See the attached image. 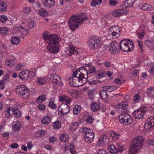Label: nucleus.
Segmentation results:
<instances>
[{"mask_svg":"<svg viewBox=\"0 0 154 154\" xmlns=\"http://www.w3.org/2000/svg\"><path fill=\"white\" fill-rule=\"evenodd\" d=\"M102 0H95L92 1L91 2V5L93 7H95L97 5H99L102 3Z\"/></svg>","mask_w":154,"mask_h":154,"instance_id":"obj_48","label":"nucleus"},{"mask_svg":"<svg viewBox=\"0 0 154 154\" xmlns=\"http://www.w3.org/2000/svg\"><path fill=\"white\" fill-rule=\"evenodd\" d=\"M55 99L54 98H51L48 104L49 106L52 109H54L56 108V104L54 103Z\"/></svg>","mask_w":154,"mask_h":154,"instance_id":"obj_35","label":"nucleus"},{"mask_svg":"<svg viewBox=\"0 0 154 154\" xmlns=\"http://www.w3.org/2000/svg\"><path fill=\"white\" fill-rule=\"evenodd\" d=\"M51 35L49 34V32L47 31L45 32L42 34V37L47 43L49 42V38Z\"/></svg>","mask_w":154,"mask_h":154,"instance_id":"obj_32","label":"nucleus"},{"mask_svg":"<svg viewBox=\"0 0 154 154\" xmlns=\"http://www.w3.org/2000/svg\"><path fill=\"white\" fill-rule=\"evenodd\" d=\"M105 90L110 92L113 91L117 89V88L115 86H106L104 87Z\"/></svg>","mask_w":154,"mask_h":154,"instance_id":"obj_47","label":"nucleus"},{"mask_svg":"<svg viewBox=\"0 0 154 154\" xmlns=\"http://www.w3.org/2000/svg\"><path fill=\"white\" fill-rule=\"evenodd\" d=\"M48 50L52 53H57L59 51V44H51L47 47Z\"/></svg>","mask_w":154,"mask_h":154,"instance_id":"obj_13","label":"nucleus"},{"mask_svg":"<svg viewBox=\"0 0 154 154\" xmlns=\"http://www.w3.org/2000/svg\"><path fill=\"white\" fill-rule=\"evenodd\" d=\"M69 139V136L65 134H62L60 136V140L63 142L67 141Z\"/></svg>","mask_w":154,"mask_h":154,"instance_id":"obj_39","label":"nucleus"},{"mask_svg":"<svg viewBox=\"0 0 154 154\" xmlns=\"http://www.w3.org/2000/svg\"><path fill=\"white\" fill-rule=\"evenodd\" d=\"M50 79L52 83L57 84L58 86L61 87L63 86V84L61 82L60 78L56 74H51Z\"/></svg>","mask_w":154,"mask_h":154,"instance_id":"obj_9","label":"nucleus"},{"mask_svg":"<svg viewBox=\"0 0 154 154\" xmlns=\"http://www.w3.org/2000/svg\"><path fill=\"white\" fill-rule=\"evenodd\" d=\"M77 48L72 46H69L65 48L64 51L67 55L71 56L76 51Z\"/></svg>","mask_w":154,"mask_h":154,"instance_id":"obj_14","label":"nucleus"},{"mask_svg":"<svg viewBox=\"0 0 154 154\" xmlns=\"http://www.w3.org/2000/svg\"><path fill=\"white\" fill-rule=\"evenodd\" d=\"M78 126L79 125L78 123L76 122H74L72 123L70 127L72 129L75 130L78 128Z\"/></svg>","mask_w":154,"mask_h":154,"instance_id":"obj_52","label":"nucleus"},{"mask_svg":"<svg viewBox=\"0 0 154 154\" xmlns=\"http://www.w3.org/2000/svg\"><path fill=\"white\" fill-rule=\"evenodd\" d=\"M7 47L4 45H2L0 47V52L5 53L6 51Z\"/></svg>","mask_w":154,"mask_h":154,"instance_id":"obj_58","label":"nucleus"},{"mask_svg":"<svg viewBox=\"0 0 154 154\" xmlns=\"http://www.w3.org/2000/svg\"><path fill=\"white\" fill-rule=\"evenodd\" d=\"M108 149L110 152L112 153H115L117 151L116 147L114 145H110L108 146Z\"/></svg>","mask_w":154,"mask_h":154,"instance_id":"obj_37","label":"nucleus"},{"mask_svg":"<svg viewBox=\"0 0 154 154\" xmlns=\"http://www.w3.org/2000/svg\"><path fill=\"white\" fill-rule=\"evenodd\" d=\"M5 81L4 80H2L0 81V88L2 89L5 88Z\"/></svg>","mask_w":154,"mask_h":154,"instance_id":"obj_62","label":"nucleus"},{"mask_svg":"<svg viewBox=\"0 0 154 154\" xmlns=\"http://www.w3.org/2000/svg\"><path fill=\"white\" fill-rule=\"evenodd\" d=\"M126 120L125 121V125H129L131 124L133 121L132 118L129 115L127 114V117L125 118Z\"/></svg>","mask_w":154,"mask_h":154,"instance_id":"obj_33","label":"nucleus"},{"mask_svg":"<svg viewBox=\"0 0 154 154\" xmlns=\"http://www.w3.org/2000/svg\"><path fill=\"white\" fill-rule=\"evenodd\" d=\"M88 19L85 14L82 13L79 15H72L68 21L69 27L72 30H75L78 26L79 24L85 21Z\"/></svg>","mask_w":154,"mask_h":154,"instance_id":"obj_3","label":"nucleus"},{"mask_svg":"<svg viewBox=\"0 0 154 154\" xmlns=\"http://www.w3.org/2000/svg\"><path fill=\"white\" fill-rule=\"evenodd\" d=\"M91 109L93 111H97L100 109L99 104L96 102L93 103L91 105Z\"/></svg>","mask_w":154,"mask_h":154,"instance_id":"obj_27","label":"nucleus"},{"mask_svg":"<svg viewBox=\"0 0 154 154\" xmlns=\"http://www.w3.org/2000/svg\"><path fill=\"white\" fill-rule=\"evenodd\" d=\"M103 43V41L100 38L96 37L89 39L87 42V45L89 48L94 50L99 48Z\"/></svg>","mask_w":154,"mask_h":154,"instance_id":"obj_6","label":"nucleus"},{"mask_svg":"<svg viewBox=\"0 0 154 154\" xmlns=\"http://www.w3.org/2000/svg\"><path fill=\"white\" fill-rule=\"evenodd\" d=\"M21 124L20 122H14L12 125L13 129L15 131H19L21 128Z\"/></svg>","mask_w":154,"mask_h":154,"instance_id":"obj_22","label":"nucleus"},{"mask_svg":"<svg viewBox=\"0 0 154 154\" xmlns=\"http://www.w3.org/2000/svg\"><path fill=\"white\" fill-rule=\"evenodd\" d=\"M127 113H123L121 114L119 116V120L121 124H125V121L126 120V118L127 117Z\"/></svg>","mask_w":154,"mask_h":154,"instance_id":"obj_23","label":"nucleus"},{"mask_svg":"<svg viewBox=\"0 0 154 154\" xmlns=\"http://www.w3.org/2000/svg\"><path fill=\"white\" fill-rule=\"evenodd\" d=\"M110 134L114 140H117L119 137V134L114 131H111L110 133Z\"/></svg>","mask_w":154,"mask_h":154,"instance_id":"obj_49","label":"nucleus"},{"mask_svg":"<svg viewBox=\"0 0 154 154\" xmlns=\"http://www.w3.org/2000/svg\"><path fill=\"white\" fill-rule=\"evenodd\" d=\"M15 60V57H12L11 58L6 60L5 61V64L7 66L11 67L14 65Z\"/></svg>","mask_w":154,"mask_h":154,"instance_id":"obj_21","label":"nucleus"},{"mask_svg":"<svg viewBox=\"0 0 154 154\" xmlns=\"http://www.w3.org/2000/svg\"><path fill=\"white\" fill-rule=\"evenodd\" d=\"M42 2L45 7L50 8L54 5L55 1V0H42Z\"/></svg>","mask_w":154,"mask_h":154,"instance_id":"obj_15","label":"nucleus"},{"mask_svg":"<svg viewBox=\"0 0 154 154\" xmlns=\"http://www.w3.org/2000/svg\"><path fill=\"white\" fill-rule=\"evenodd\" d=\"M88 75L87 69L84 65L83 66L79 68L74 72L72 77L69 80V82L72 86H82L86 83Z\"/></svg>","mask_w":154,"mask_h":154,"instance_id":"obj_1","label":"nucleus"},{"mask_svg":"<svg viewBox=\"0 0 154 154\" xmlns=\"http://www.w3.org/2000/svg\"><path fill=\"white\" fill-rule=\"evenodd\" d=\"M58 111L60 114L64 116L69 111L70 107L67 104L62 103L59 107Z\"/></svg>","mask_w":154,"mask_h":154,"instance_id":"obj_10","label":"nucleus"},{"mask_svg":"<svg viewBox=\"0 0 154 154\" xmlns=\"http://www.w3.org/2000/svg\"><path fill=\"white\" fill-rule=\"evenodd\" d=\"M38 108L41 110H44L45 109V106L43 104H40L38 106Z\"/></svg>","mask_w":154,"mask_h":154,"instance_id":"obj_64","label":"nucleus"},{"mask_svg":"<svg viewBox=\"0 0 154 154\" xmlns=\"http://www.w3.org/2000/svg\"><path fill=\"white\" fill-rule=\"evenodd\" d=\"M85 66L87 69V70L88 69V72L90 73L94 72L96 71L94 66L92 63H88L85 64Z\"/></svg>","mask_w":154,"mask_h":154,"instance_id":"obj_20","label":"nucleus"},{"mask_svg":"<svg viewBox=\"0 0 154 154\" xmlns=\"http://www.w3.org/2000/svg\"><path fill=\"white\" fill-rule=\"evenodd\" d=\"M71 99L65 95H62L60 96V101L62 102H65V104H69L70 102Z\"/></svg>","mask_w":154,"mask_h":154,"instance_id":"obj_19","label":"nucleus"},{"mask_svg":"<svg viewBox=\"0 0 154 154\" xmlns=\"http://www.w3.org/2000/svg\"><path fill=\"white\" fill-rule=\"evenodd\" d=\"M8 29L6 27H0V33L5 34L8 31Z\"/></svg>","mask_w":154,"mask_h":154,"instance_id":"obj_53","label":"nucleus"},{"mask_svg":"<svg viewBox=\"0 0 154 154\" xmlns=\"http://www.w3.org/2000/svg\"><path fill=\"white\" fill-rule=\"evenodd\" d=\"M20 42L19 38L17 37H13L11 39V44L17 45L19 44Z\"/></svg>","mask_w":154,"mask_h":154,"instance_id":"obj_38","label":"nucleus"},{"mask_svg":"<svg viewBox=\"0 0 154 154\" xmlns=\"http://www.w3.org/2000/svg\"><path fill=\"white\" fill-rule=\"evenodd\" d=\"M147 123H146L144 127L146 129L151 130L154 125V116H150L147 119Z\"/></svg>","mask_w":154,"mask_h":154,"instance_id":"obj_12","label":"nucleus"},{"mask_svg":"<svg viewBox=\"0 0 154 154\" xmlns=\"http://www.w3.org/2000/svg\"><path fill=\"white\" fill-rule=\"evenodd\" d=\"M37 84L39 85H42L46 82L45 78V77L38 78L37 81Z\"/></svg>","mask_w":154,"mask_h":154,"instance_id":"obj_44","label":"nucleus"},{"mask_svg":"<svg viewBox=\"0 0 154 154\" xmlns=\"http://www.w3.org/2000/svg\"><path fill=\"white\" fill-rule=\"evenodd\" d=\"M152 8V6L149 5L147 4H144L143 5L142 9L145 11H149Z\"/></svg>","mask_w":154,"mask_h":154,"instance_id":"obj_46","label":"nucleus"},{"mask_svg":"<svg viewBox=\"0 0 154 154\" xmlns=\"http://www.w3.org/2000/svg\"><path fill=\"white\" fill-rule=\"evenodd\" d=\"M112 15L115 17H118L122 15L121 9L116 10L112 12Z\"/></svg>","mask_w":154,"mask_h":154,"instance_id":"obj_36","label":"nucleus"},{"mask_svg":"<svg viewBox=\"0 0 154 154\" xmlns=\"http://www.w3.org/2000/svg\"><path fill=\"white\" fill-rule=\"evenodd\" d=\"M22 35H23V37L26 36L29 32V30L28 29H22L20 30Z\"/></svg>","mask_w":154,"mask_h":154,"instance_id":"obj_51","label":"nucleus"},{"mask_svg":"<svg viewBox=\"0 0 154 154\" xmlns=\"http://www.w3.org/2000/svg\"><path fill=\"white\" fill-rule=\"evenodd\" d=\"M46 96L45 94H42L40 95L37 98L36 102L38 103H42L45 100Z\"/></svg>","mask_w":154,"mask_h":154,"instance_id":"obj_40","label":"nucleus"},{"mask_svg":"<svg viewBox=\"0 0 154 154\" xmlns=\"http://www.w3.org/2000/svg\"><path fill=\"white\" fill-rule=\"evenodd\" d=\"M134 45L129 39L122 40L119 44L115 42H111L109 47V50L112 54L119 53L120 49L124 52H130L133 50Z\"/></svg>","mask_w":154,"mask_h":154,"instance_id":"obj_2","label":"nucleus"},{"mask_svg":"<svg viewBox=\"0 0 154 154\" xmlns=\"http://www.w3.org/2000/svg\"><path fill=\"white\" fill-rule=\"evenodd\" d=\"M52 118V116L50 114L45 116L42 119V124L45 125H48L51 122Z\"/></svg>","mask_w":154,"mask_h":154,"instance_id":"obj_18","label":"nucleus"},{"mask_svg":"<svg viewBox=\"0 0 154 154\" xmlns=\"http://www.w3.org/2000/svg\"><path fill=\"white\" fill-rule=\"evenodd\" d=\"M49 42H47L48 45L51 44H59L61 41V38L56 34L51 35L49 37Z\"/></svg>","mask_w":154,"mask_h":154,"instance_id":"obj_11","label":"nucleus"},{"mask_svg":"<svg viewBox=\"0 0 154 154\" xmlns=\"http://www.w3.org/2000/svg\"><path fill=\"white\" fill-rule=\"evenodd\" d=\"M53 128L55 129H57L61 127V122L59 121H57L54 122L53 125Z\"/></svg>","mask_w":154,"mask_h":154,"instance_id":"obj_43","label":"nucleus"},{"mask_svg":"<svg viewBox=\"0 0 154 154\" xmlns=\"http://www.w3.org/2000/svg\"><path fill=\"white\" fill-rule=\"evenodd\" d=\"M120 33H118V32H108V35H109L112 38H116L119 37L120 35Z\"/></svg>","mask_w":154,"mask_h":154,"instance_id":"obj_45","label":"nucleus"},{"mask_svg":"<svg viewBox=\"0 0 154 154\" xmlns=\"http://www.w3.org/2000/svg\"><path fill=\"white\" fill-rule=\"evenodd\" d=\"M8 19V17L5 15H2L0 16V21L1 22H5Z\"/></svg>","mask_w":154,"mask_h":154,"instance_id":"obj_55","label":"nucleus"},{"mask_svg":"<svg viewBox=\"0 0 154 154\" xmlns=\"http://www.w3.org/2000/svg\"><path fill=\"white\" fill-rule=\"evenodd\" d=\"M100 95L103 99L105 100L106 101H107L108 99V96L107 93L104 90H102L100 91Z\"/></svg>","mask_w":154,"mask_h":154,"instance_id":"obj_28","label":"nucleus"},{"mask_svg":"<svg viewBox=\"0 0 154 154\" xmlns=\"http://www.w3.org/2000/svg\"><path fill=\"white\" fill-rule=\"evenodd\" d=\"M109 32H112L120 33V28L117 26H112L110 28Z\"/></svg>","mask_w":154,"mask_h":154,"instance_id":"obj_25","label":"nucleus"},{"mask_svg":"<svg viewBox=\"0 0 154 154\" xmlns=\"http://www.w3.org/2000/svg\"><path fill=\"white\" fill-rule=\"evenodd\" d=\"M86 121L88 124H91L92 123L93 119L92 117L91 116H88L86 117Z\"/></svg>","mask_w":154,"mask_h":154,"instance_id":"obj_54","label":"nucleus"},{"mask_svg":"<svg viewBox=\"0 0 154 154\" xmlns=\"http://www.w3.org/2000/svg\"><path fill=\"white\" fill-rule=\"evenodd\" d=\"M96 76L99 79H101L104 75V72L103 71H97L95 73Z\"/></svg>","mask_w":154,"mask_h":154,"instance_id":"obj_50","label":"nucleus"},{"mask_svg":"<svg viewBox=\"0 0 154 154\" xmlns=\"http://www.w3.org/2000/svg\"><path fill=\"white\" fill-rule=\"evenodd\" d=\"M143 139L141 136L134 137L133 139L131 145L129 148V154H135L143 146Z\"/></svg>","mask_w":154,"mask_h":154,"instance_id":"obj_4","label":"nucleus"},{"mask_svg":"<svg viewBox=\"0 0 154 154\" xmlns=\"http://www.w3.org/2000/svg\"><path fill=\"white\" fill-rule=\"evenodd\" d=\"M14 107H9L7 109V110L5 112V116L8 118L12 116L14 113Z\"/></svg>","mask_w":154,"mask_h":154,"instance_id":"obj_24","label":"nucleus"},{"mask_svg":"<svg viewBox=\"0 0 154 154\" xmlns=\"http://www.w3.org/2000/svg\"><path fill=\"white\" fill-rule=\"evenodd\" d=\"M115 107L117 109H122L124 110H126L125 112L128 113L129 112L128 109V105L126 102H122L116 105Z\"/></svg>","mask_w":154,"mask_h":154,"instance_id":"obj_17","label":"nucleus"},{"mask_svg":"<svg viewBox=\"0 0 154 154\" xmlns=\"http://www.w3.org/2000/svg\"><path fill=\"white\" fill-rule=\"evenodd\" d=\"M16 91V93L19 95H25V98H28L30 95L29 90L24 85H20L17 86Z\"/></svg>","mask_w":154,"mask_h":154,"instance_id":"obj_8","label":"nucleus"},{"mask_svg":"<svg viewBox=\"0 0 154 154\" xmlns=\"http://www.w3.org/2000/svg\"><path fill=\"white\" fill-rule=\"evenodd\" d=\"M154 94V87H151L148 89L146 94L148 97L151 98H153Z\"/></svg>","mask_w":154,"mask_h":154,"instance_id":"obj_34","label":"nucleus"},{"mask_svg":"<svg viewBox=\"0 0 154 154\" xmlns=\"http://www.w3.org/2000/svg\"><path fill=\"white\" fill-rule=\"evenodd\" d=\"M7 5L6 3L4 2L0 1V11L4 12L6 11Z\"/></svg>","mask_w":154,"mask_h":154,"instance_id":"obj_29","label":"nucleus"},{"mask_svg":"<svg viewBox=\"0 0 154 154\" xmlns=\"http://www.w3.org/2000/svg\"><path fill=\"white\" fill-rule=\"evenodd\" d=\"M34 21L31 20L28 21L27 24V26L29 28H32L34 27Z\"/></svg>","mask_w":154,"mask_h":154,"instance_id":"obj_57","label":"nucleus"},{"mask_svg":"<svg viewBox=\"0 0 154 154\" xmlns=\"http://www.w3.org/2000/svg\"><path fill=\"white\" fill-rule=\"evenodd\" d=\"M31 9L28 7L24 8L23 9V12L25 14H27L30 13Z\"/></svg>","mask_w":154,"mask_h":154,"instance_id":"obj_56","label":"nucleus"},{"mask_svg":"<svg viewBox=\"0 0 154 154\" xmlns=\"http://www.w3.org/2000/svg\"><path fill=\"white\" fill-rule=\"evenodd\" d=\"M29 71L28 69H26L20 72L18 75L19 77L22 80H26L29 77Z\"/></svg>","mask_w":154,"mask_h":154,"instance_id":"obj_16","label":"nucleus"},{"mask_svg":"<svg viewBox=\"0 0 154 154\" xmlns=\"http://www.w3.org/2000/svg\"><path fill=\"white\" fill-rule=\"evenodd\" d=\"M107 138V137L106 135H103L101 136L98 140L97 145H100L103 144L105 143Z\"/></svg>","mask_w":154,"mask_h":154,"instance_id":"obj_26","label":"nucleus"},{"mask_svg":"<svg viewBox=\"0 0 154 154\" xmlns=\"http://www.w3.org/2000/svg\"><path fill=\"white\" fill-rule=\"evenodd\" d=\"M134 100L136 103H137L140 100V97L139 94H136L134 97Z\"/></svg>","mask_w":154,"mask_h":154,"instance_id":"obj_59","label":"nucleus"},{"mask_svg":"<svg viewBox=\"0 0 154 154\" xmlns=\"http://www.w3.org/2000/svg\"><path fill=\"white\" fill-rule=\"evenodd\" d=\"M14 115L15 117L18 118L21 116V114L19 109L17 107H14Z\"/></svg>","mask_w":154,"mask_h":154,"instance_id":"obj_42","label":"nucleus"},{"mask_svg":"<svg viewBox=\"0 0 154 154\" xmlns=\"http://www.w3.org/2000/svg\"><path fill=\"white\" fill-rule=\"evenodd\" d=\"M23 67V65L21 63L17 64L15 66V69L17 70H19L22 69Z\"/></svg>","mask_w":154,"mask_h":154,"instance_id":"obj_61","label":"nucleus"},{"mask_svg":"<svg viewBox=\"0 0 154 154\" xmlns=\"http://www.w3.org/2000/svg\"><path fill=\"white\" fill-rule=\"evenodd\" d=\"M109 2L110 5L112 6L115 5L118 3L116 0H109Z\"/></svg>","mask_w":154,"mask_h":154,"instance_id":"obj_63","label":"nucleus"},{"mask_svg":"<svg viewBox=\"0 0 154 154\" xmlns=\"http://www.w3.org/2000/svg\"><path fill=\"white\" fill-rule=\"evenodd\" d=\"M9 79V75L8 74L4 75L3 76V78L2 80H4L5 81V82H8Z\"/></svg>","mask_w":154,"mask_h":154,"instance_id":"obj_60","label":"nucleus"},{"mask_svg":"<svg viewBox=\"0 0 154 154\" xmlns=\"http://www.w3.org/2000/svg\"><path fill=\"white\" fill-rule=\"evenodd\" d=\"M147 111V109L145 106L140 107L134 112L133 115L136 119H143L144 118V115Z\"/></svg>","mask_w":154,"mask_h":154,"instance_id":"obj_7","label":"nucleus"},{"mask_svg":"<svg viewBox=\"0 0 154 154\" xmlns=\"http://www.w3.org/2000/svg\"><path fill=\"white\" fill-rule=\"evenodd\" d=\"M81 109V107L80 105H76L73 109V113L75 115H78L80 112Z\"/></svg>","mask_w":154,"mask_h":154,"instance_id":"obj_31","label":"nucleus"},{"mask_svg":"<svg viewBox=\"0 0 154 154\" xmlns=\"http://www.w3.org/2000/svg\"><path fill=\"white\" fill-rule=\"evenodd\" d=\"M38 14L41 16L45 17L48 15V13L46 10L44 8L40 9L38 11Z\"/></svg>","mask_w":154,"mask_h":154,"instance_id":"obj_30","label":"nucleus"},{"mask_svg":"<svg viewBox=\"0 0 154 154\" xmlns=\"http://www.w3.org/2000/svg\"><path fill=\"white\" fill-rule=\"evenodd\" d=\"M135 2V0H126L124 2V4L127 7H131Z\"/></svg>","mask_w":154,"mask_h":154,"instance_id":"obj_41","label":"nucleus"},{"mask_svg":"<svg viewBox=\"0 0 154 154\" xmlns=\"http://www.w3.org/2000/svg\"><path fill=\"white\" fill-rule=\"evenodd\" d=\"M79 131L82 133L85 141L88 143H91L93 140L94 133L93 131L86 127H82L80 128Z\"/></svg>","mask_w":154,"mask_h":154,"instance_id":"obj_5","label":"nucleus"}]
</instances>
